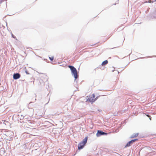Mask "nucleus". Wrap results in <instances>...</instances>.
Segmentation results:
<instances>
[{"instance_id":"f257e3e1","label":"nucleus","mask_w":156,"mask_h":156,"mask_svg":"<svg viewBox=\"0 0 156 156\" xmlns=\"http://www.w3.org/2000/svg\"><path fill=\"white\" fill-rule=\"evenodd\" d=\"M88 137H86L83 140L80 142L78 145V148L79 150L82 149L84 146L87 143Z\"/></svg>"},{"instance_id":"f03ea898","label":"nucleus","mask_w":156,"mask_h":156,"mask_svg":"<svg viewBox=\"0 0 156 156\" xmlns=\"http://www.w3.org/2000/svg\"><path fill=\"white\" fill-rule=\"evenodd\" d=\"M68 67L71 70L72 73L73 74L75 79H77L78 77V75L76 69L74 66H69Z\"/></svg>"},{"instance_id":"7ed1b4c3","label":"nucleus","mask_w":156,"mask_h":156,"mask_svg":"<svg viewBox=\"0 0 156 156\" xmlns=\"http://www.w3.org/2000/svg\"><path fill=\"white\" fill-rule=\"evenodd\" d=\"M95 96L94 94H93L91 95H90L88 98L87 101H88L90 102L93 103L98 98V97L95 98Z\"/></svg>"},{"instance_id":"20e7f679","label":"nucleus","mask_w":156,"mask_h":156,"mask_svg":"<svg viewBox=\"0 0 156 156\" xmlns=\"http://www.w3.org/2000/svg\"><path fill=\"white\" fill-rule=\"evenodd\" d=\"M107 134V133H105L100 130H98L97 133H96V136L97 137H99L102 135H106Z\"/></svg>"},{"instance_id":"39448f33","label":"nucleus","mask_w":156,"mask_h":156,"mask_svg":"<svg viewBox=\"0 0 156 156\" xmlns=\"http://www.w3.org/2000/svg\"><path fill=\"white\" fill-rule=\"evenodd\" d=\"M20 77V75L19 73H15L13 75V78L14 79L16 80L19 78Z\"/></svg>"},{"instance_id":"423d86ee","label":"nucleus","mask_w":156,"mask_h":156,"mask_svg":"<svg viewBox=\"0 0 156 156\" xmlns=\"http://www.w3.org/2000/svg\"><path fill=\"white\" fill-rule=\"evenodd\" d=\"M136 140H132L129 141L128 143L126 144V145L125 146V147H129V146H130L131 144L132 143H133V142H134Z\"/></svg>"},{"instance_id":"0eeeda50","label":"nucleus","mask_w":156,"mask_h":156,"mask_svg":"<svg viewBox=\"0 0 156 156\" xmlns=\"http://www.w3.org/2000/svg\"><path fill=\"white\" fill-rule=\"evenodd\" d=\"M108 61L107 60H106L102 62V63L101 64V65L102 66L105 65L107 64H108Z\"/></svg>"},{"instance_id":"6e6552de","label":"nucleus","mask_w":156,"mask_h":156,"mask_svg":"<svg viewBox=\"0 0 156 156\" xmlns=\"http://www.w3.org/2000/svg\"><path fill=\"white\" fill-rule=\"evenodd\" d=\"M49 59L51 61H52L54 59L53 57H49Z\"/></svg>"},{"instance_id":"1a4fd4ad","label":"nucleus","mask_w":156,"mask_h":156,"mask_svg":"<svg viewBox=\"0 0 156 156\" xmlns=\"http://www.w3.org/2000/svg\"><path fill=\"white\" fill-rule=\"evenodd\" d=\"M146 115L147 116H148V117H149V119H150V120H151V117L150 116L148 115Z\"/></svg>"},{"instance_id":"9d476101","label":"nucleus","mask_w":156,"mask_h":156,"mask_svg":"<svg viewBox=\"0 0 156 156\" xmlns=\"http://www.w3.org/2000/svg\"><path fill=\"white\" fill-rule=\"evenodd\" d=\"M12 37L14 38H16V37L12 34Z\"/></svg>"},{"instance_id":"9b49d317","label":"nucleus","mask_w":156,"mask_h":156,"mask_svg":"<svg viewBox=\"0 0 156 156\" xmlns=\"http://www.w3.org/2000/svg\"><path fill=\"white\" fill-rule=\"evenodd\" d=\"M138 135V133H136V134H135V135H134V137H136Z\"/></svg>"},{"instance_id":"f8f14e48","label":"nucleus","mask_w":156,"mask_h":156,"mask_svg":"<svg viewBox=\"0 0 156 156\" xmlns=\"http://www.w3.org/2000/svg\"><path fill=\"white\" fill-rule=\"evenodd\" d=\"M3 1H4V0H1L0 2V3H2Z\"/></svg>"}]
</instances>
